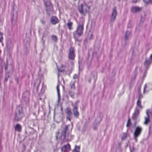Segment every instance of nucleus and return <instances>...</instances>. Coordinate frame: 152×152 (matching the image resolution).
Returning <instances> with one entry per match:
<instances>
[{
    "label": "nucleus",
    "instance_id": "f257e3e1",
    "mask_svg": "<svg viewBox=\"0 0 152 152\" xmlns=\"http://www.w3.org/2000/svg\"><path fill=\"white\" fill-rule=\"evenodd\" d=\"M69 125H63L61 127L60 129L58 132V134L56 136V138L57 139L58 137H63L64 138L65 137L66 133L68 129V128Z\"/></svg>",
    "mask_w": 152,
    "mask_h": 152
},
{
    "label": "nucleus",
    "instance_id": "f03ea898",
    "mask_svg": "<svg viewBox=\"0 0 152 152\" xmlns=\"http://www.w3.org/2000/svg\"><path fill=\"white\" fill-rule=\"evenodd\" d=\"M90 7L86 4H81L79 7V10L80 13L82 15H85L88 13Z\"/></svg>",
    "mask_w": 152,
    "mask_h": 152
},
{
    "label": "nucleus",
    "instance_id": "7ed1b4c3",
    "mask_svg": "<svg viewBox=\"0 0 152 152\" xmlns=\"http://www.w3.org/2000/svg\"><path fill=\"white\" fill-rule=\"evenodd\" d=\"M44 2L47 12L48 13L49 11L52 10V6L50 1L48 0H44Z\"/></svg>",
    "mask_w": 152,
    "mask_h": 152
},
{
    "label": "nucleus",
    "instance_id": "20e7f679",
    "mask_svg": "<svg viewBox=\"0 0 152 152\" xmlns=\"http://www.w3.org/2000/svg\"><path fill=\"white\" fill-rule=\"evenodd\" d=\"M142 129L140 127H137L134 133V138L136 142L137 141V137L140 135Z\"/></svg>",
    "mask_w": 152,
    "mask_h": 152
},
{
    "label": "nucleus",
    "instance_id": "39448f33",
    "mask_svg": "<svg viewBox=\"0 0 152 152\" xmlns=\"http://www.w3.org/2000/svg\"><path fill=\"white\" fill-rule=\"evenodd\" d=\"M147 116L145 118L144 124H147L149 123L150 122V118L151 115V111L150 110H147L146 111Z\"/></svg>",
    "mask_w": 152,
    "mask_h": 152
},
{
    "label": "nucleus",
    "instance_id": "423d86ee",
    "mask_svg": "<svg viewBox=\"0 0 152 152\" xmlns=\"http://www.w3.org/2000/svg\"><path fill=\"white\" fill-rule=\"evenodd\" d=\"M83 29V24H79L77 27V29L76 31V34L80 36L82 34V31Z\"/></svg>",
    "mask_w": 152,
    "mask_h": 152
},
{
    "label": "nucleus",
    "instance_id": "0eeeda50",
    "mask_svg": "<svg viewBox=\"0 0 152 152\" xmlns=\"http://www.w3.org/2000/svg\"><path fill=\"white\" fill-rule=\"evenodd\" d=\"M117 15V12L116 10V8L114 7L113 10L112 12V13L111 18V21H113L115 20L116 16Z\"/></svg>",
    "mask_w": 152,
    "mask_h": 152
},
{
    "label": "nucleus",
    "instance_id": "6e6552de",
    "mask_svg": "<svg viewBox=\"0 0 152 152\" xmlns=\"http://www.w3.org/2000/svg\"><path fill=\"white\" fill-rule=\"evenodd\" d=\"M75 57L74 49L73 48H71L69 49V58L70 59H74Z\"/></svg>",
    "mask_w": 152,
    "mask_h": 152
},
{
    "label": "nucleus",
    "instance_id": "1a4fd4ad",
    "mask_svg": "<svg viewBox=\"0 0 152 152\" xmlns=\"http://www.w3.org/2000/svg\"><path fill=\"white\" fill-rule=\"evenodd\" d=\"M140 110L139 109L136 108L133 114L132 118L134 119H135L139 116Z\"/></svg>",
    "mask_w": 152,
    "mask_h": 152
},
{
    "label": "nucleus",
    "instance_id": "9d476101",
    "mask_svg": "<svg viewBox=\"0 0 152 152\" xmlns=\"http://www.w3.org/2000/svg\"><path fill=\"white\" fill-rule=\"evenodd\" d=\"M59 22L58 19L55 16H53L51 17L50 22L51 24L55 25L57 23Z\"/></svg>",
    "mask_w": 152,
    "mask_h": 152
},
{
    "label": "nucleus",
    "instance_id": "9b49d317",
    "mask_svg": "<svg viewBox=\"0 0 152 152\" xmlns=\"http://www.w3.org/2000/svg\"><path fill=\"white\" fill-rule=\"evenodd\" d=\"M70 145L69 144H67V145L63 146L61 148V151L64 152H67L70 149Z\"/></svg>",
    "mask_w": 152,
    "mask_h": 152
},
{
    "label": "nucleus",
    "instance_id": "f8f14e48",
    "mask_svg": "<svg viewBox=\"0 0 152 152\" xmlns=\"http://www.w3.org/2000/svg\"><path fill=\"white\" fill-rule=\"evenodd\" d=\"M23 116V114L22 113H19L18 114H16L15 118V119L16 121H18Z\"/></svg>",
    "mask_w": 152,
    "mask_h": 152
},
{
    "label": "nucleus",
    "instance_id": "ddd939ff",
    "mask_svg": "<svg viewBox=\"0 0 152 152\" xmlns=\"http://www.w3.org/2000/svg\"><path fill=\"white\" fill-rule=\"evenodd\" d=\"M66 113L67 114V119L70 121L71 119V115H72V113L71 110L69 109H67Z\"/></svg>",
    "mask_w": 152,
    "mask_h": 152
},
{
    "label": "nucleus",
    "instance_id": "4468645a",
    "mask_svg": "<svg viewBox=\"0 0 152 152\" xmlns=\"http://www.w3.org/2000/svg\"><path fill=\"white\" fill-rule=\"evenodd\" d=\"M73 111L74 115L76 117H78L79 115V113L77 110V108L76 107H75L74 108Z\"/></svg>",
    "mask_w": 152,
    "mask_h": 152
},
{
    "label": "nucleus",
    "instance_id": "2eb2a0df",
    "mask_svg": "<svg viewBox=\"0 0 152 152\" xmlns=\"http://www.w3.org/2000/svg\"><path fill=\"white\" fill-rule=\"evenodd\" d=\"M141 8L138 7H133L132 8V10L133 12H137L140 11Z\"/></svg>",
    "mask_w": 152,
    "mask_h": 152
},
{
    "label": "nucleus",
    "instance_id": "dca6fc26",
    "mask_svg": "<svg viewBox=\"0 0 152 152\" xmlns=\"http://www.w3.org/2000/svg\"><path fill=\"white\" fill-rule=\"evenodd\" d=\"M131 34V32L130 31H126L125 34V39L126 40H127L129 39Z\"/></svg>",
    "mask_w": 152,
    "mask_h": 152
},
{
    "label": "nucleus",
    "instance_id": "f3484780",
    "mask_svg": "<svg viewBox=\"0 0 152 152\" xmlns=\"http://www.w3.org/2000/svg\"><path fill=\"white\" fill-rule=\"evenodd\" d=\"M137 107L136 108H137L138 109L139 108L141 109L142 108V107L141 104V100L140 99H138L137 102Z\"/></svg>",
    "mask_w": 152,
    "mask_h": 152
},
{
    "label": "nucleus",
    "instance_id": "a211bd4d",
    "mask_svg": "<svg viewBox=\"0 0 152 152\" xmlns=\"http://www.w3.org/2000/svg\"><path fill=\"white\" fill-rule=\"evenodd\" d=\"M151 61H151V60H145L144 63V65L146 66H148L151 64Z\"/></svg>",
    "mask_w": 152,
    "mask_h": 152
},
{
    "label": "nucleus",
    "instance_id": "6ab92c4d",
    "mask_svg": "<svg viewBox=\"0 0 152 152\" xmlns=\"http://www.w3.org/2000/svg\"><path fill=\"white\" fill-rule=\"evenodd\" d=\"M21 128L20 126L18 124H17L15 127V129L16 131L20 132L21 130Z\"/></svg>",
    "mask_w": 152,
    "mask_h": 152
},
{
    "label": "nucleus",
    "instance_id": "aec40b11",
    "mask_svg": "<svg viewBox=\"0 0 152 152\" xmlns=\"http://www.w3.org/2000/svg\"><path fill=\"white\" fill-rule=\"evenodd\" d=\"M80 147L79 146H76L72 152H79Z\"/></svg>",
    "mask_w": 152,
    "mask_h": 152
},
{
    "label": "nucleus",
    "instance_id": "412c9836",
    "mask_svg": "<svg viewBox=\"0 0 152 152\" xmlns=\"http://www.w3.org/2000/svg\"><path fill=\"white\" fill-rule=\"evenodd\" d=\"M72 23L70 21H69L67 23V25L69 28L71 30L72 29Z\"/></svg>",
    "mask_w": 152,
    "mask_h": 152
},
{
    "label": "nucleus",
    "instance_id": "4be33fe9",
    "mask_svg": "<svg viewBox=\"0 0 152 152\" xmlns=\"http://www.w3.org/2000/svg\"><path fill=\"white\" fill-rule=\"evenodd\" d=\"M70 86L71 88H75V83L74 82L71 83Z\"/></svg>",
    "mask_w": 152,
    "mask_h": 152
},
{
    "label": "nucleus",
    "instance_id": "5701e85b",
    "mask_svg": "<svg viewBox=\"0 0 152 152\" xmlns=\"http://www.w3.org/2000/svg\"><path fill=\"white\" fill-rule=\"evenodd\" d=\"M3 39V34L0 32V42H1Z\"/></svg>",
    "mask_w": 152,
    "mask_h": 152
},
{
    "label": "nucleus",
    "instance_id": "b1692460",
    "mask_svg": "<svg viewBox=\"0 0 152 152\" xmlns=\"http://www.w3.org/2000/svg\"><path fill=\"white\" fill-rule=\"evenodd\" d=\"M56 89H57V94H58V97L59 98V86L58 85L57 86Z\"/></svg>",
    "mask_w": 152,
    "mask_h": 152
},
{
    "label": "nucleus",
    "instance_id": "393cba45",
    "mask_svg": "<svg viewBox=\"0 0 152 152\" xmlns=\"http://www.w3.org/2000/svg\"><path fill=\"white\" fill-rule=\"evenodd\" d=\"M52 40L54 41H56L57 40V38L56 37L54 36H53L52 37Z\"/></svg>",
    "mask_w": 152,
    "mask_h": 152
},
{
    "label": "nucleus",
    "instance_id": "a878e982",
    "mask_svg": "<svg viewBox=\"0 0 152 152\" xmlns=\"http://www.w3.org/2000/svg\"><path fill=\"white\" fill-rule=\"evenodd\" d=\"M143 1L146 3H148L151 1V0H143Z\"/></svg>",
    "mask_w": 152,
    "mask_h": 152
},
{
    "label": "nucleus",
    "instance_id": "bb28decb",
    "mask_svg": "<svg viewBox=\"0 0 152 152\" xmlns=\"http://www.w3.org/2000/svg\"><path fill=\"white\" fill-rule=\"evenodd\" d=\"M130 124H131L130 121L129 120L128 121L127 124V127L129 126L130 125Z\"/></svg>",
    "mask_w": 152,
    "mask_h": 152
},
{
    "label": "nucleus",
    "instance_id": "cd10ccee",
    "mask_svg": "<svg viewBox=\"0 0 152 152\" xmlns=\"http://www.w3.org/2000/svg\"><path fill=\"white\" fill-rule=\"evenodd\" d=\"M142 98V95H140L138 99H140L141 100V99Z\"/></svg>",
    "mask_w": 152,
    "mask_h": 152
},
{
    "label": "nucleus",
    "instance_id": "c85d7f7f",
    "mask_svg": "<svg viewBox=\"0 0 152 152\" xmlns=\"http://www.w3.org/2000/svg\"><path fill=\"white\" fill-rule=\"evenodd\" d=\"M147 85H145V86L144 88V93H145V89L147 88Z\"/></svg>",
    "mask_w": 152,
    "mask_h": 152
},
{
    "label": "nucleus",
    "instance_id": "c756f323",
    "mask_svg": "<svg viewBox=\"0 0 152 152\" xmlns=\"http://www.w3.org/2000/svg\"><path fill=\"white\" fill-rule=\"evenodd\" d=\"M77 76L76 75H75L73 76V78L74 79H76L77 77Z\"/></svg>",
    "mask_w": 152,
    "mask_h": 152
},
{
    "label": "nucleus",
    "instance_id": "7c9ffc66",
    "mask_svg": "<svg viewBox=\"0 0 152 152\" xmlns=\"http://www.w3.org/2000/svg\"><path fill=\"white\" fill-rule=\"evenodd\" d=\"M58 71L59 72H62V71H63V70L61 69H58Z\"/></svg>",
    "mask_w": 152,
    "mask_h": 152
},
{
    "label": "nucleus",
    "instance_id": "2f4dec72",
    "mask_svg": "<svg viewBox=\"0 0 152 152\" xmlns=\"http://www.w3.org/2000/svg\"><path fill=\"white\" fill-rule=\"evenodd\" d=\"M150 58L151 61H152V54L150 56Z\"/></svg>",
    "mask_w": 152,
    "mask_h": 152
},
{
    "label": "nucleus",
    "instance_id": "473e14b6",
    "mask_svg": "<svg viewBox=\"0 0 152 152\" xmlns=\"http://www.w3.org/2000/svg\"><path fill=\"white\" fill-rule=\"evenodd\" d=\"M45 21H42V23L44 24V23H45Z\"/></svg>",
    "mask_w": 152,
    "mask_h": 152
},
{
    "label": "nucleus",
    "instance_id": "72a5a7b5",
    "mask_svg": "<svg viewBox=\"0 0 152 152\" xmlns=\"http://www.w3.org/2000/svg\"><path fill=\"white\" fill-rule=\"evenodd\" d=\"M7 66H5V69H7Z\"/></svg>",
    "mask_w": 152,
    "mask_h": 152
},
{
    "label": "nucleus",
    "instance_id": "f704fd0d",
    "mask_svg": "<svg viewBox=\"0 0 152 152\" xmlns=\"http://www.w3.org/2000/svg\"><path fill=\"white\" fill-rule=\"evenodd\" d=\"M37 81H38V84H39V80H37Z\"/></svg>",
    "mask_w": 152,
    "mask_h": 152
},
{
    "label": "nucleus",
    "instance_id": "c9c22d12",
    "mask_svg": "<svg viewBox=\"0 0 152 152\" xmlns=\"http://www.w3.org/2000/svg\"><path fill=\"white\" fill-rule=\"evenodd\" d=\"M7 44H8V41L7 42Z\"/></svg>",
    "mask_w": 152,
    "mask_h": 152
},
{
    "label": "nucleus",
    "instance_id": "e433bc0d",
    "mask_svg": "<svg viewBox=\"0 0 152 152\" xmlns=\"http://www.w3.org/2000/svg\"><path fill=\"white\" fill-rule=\"evenodd\" d=\"M150 86H151V85H149Z\"/></svg>",
    "mask_w": 152,
    "mask_h": 152
}]
</instances>
